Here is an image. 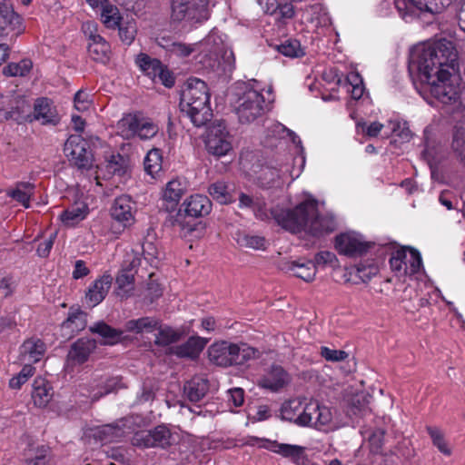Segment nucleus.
Instances as JSON below:
<instances>
[{"instance_id":"f257e3e1","label":"nucleus","mask_w":465,"mask_h":465,"mask_svg":"<svg viewBox=\"0 0 465 465\" xmlns=\"http://www.w3.org/2000/svg\"><path fill=\"white\" fill-rule=\"evenodd\" d=\"M271 214L282 228L292 233L304 232L320 237L332 232L336 223L331 215H322L316 200H306L294 209H273Z\"/></svg>"},{"instance_id":"f03ea898","label":"nucleus","mask_w":465,"mask_h":465,"mask_svg":"<svg viewBox=\"0 0 465 465\" xmlns=\"http://www.w3.org/2000/svg\"><path fill=\"white\" fill-rule=\"evenodd\" d=\"M458 54L451 41L440 39L430 45L417 46L411 54L410 68H416L421 82L430 81L437 70L454 69Z\"/></svg>"},{"instance_id":"7ed1b4c3","label":"nucleus","mask_w":465,"mask_h":465,"mask_svg":"<svg viewBox=\"0 0 465 465\" xmlns=\"http://www.w3.org/2000/svg\"><path fill=\"white\" fill-rule=\"evenodd\" d=\"M180 109L196 127L205 125L213 118L210 94L204 81L188 79L181 94Z\"/></svg>"},{"instance_id":"20e7f679","label":"nucleus","mask_w":465,"mask_h":465,"mask_svg":"<svg viewBox=\"0 0 465 465\" xmlns=\"http://www.w3.org/2000/svg\"><path fill=\"white\" fill-rule=\"evenodd\" d=\"M204 49L198 55L201 68L207 73L228 74L234 68L233 52L228 48L216 33L209 34L203 42Z\"/></svg>"},{"instance_id":"39448f33","label":"nucleus","mask_w":465,"mask_h":465,"mask_svg":"<svg viewBox=\"0 0 465 465\" xmlns=\"http://www.w3.org/2000/svg\"><path fill=\"white\" fill-rule=\"evenodd\" d=\"M255 353L256 350L246 344L238 345L225 341L214 342L208 348L210 361L221 367L242 365L254 358Z\"/></svg>"},{"instance_id":"423d86ee","label":"nucleus","mask_w":465,"mask_h":465,"mask_svg":"<svg viewBox=\"0 0 465 465\" xmlns=\"http://www.w3.org/2000/svg\"><path fill=\"white\" fill-rule=\"evenodd\" d=\"M233 106L239 121L250 124L265 112V100L262 93L247 85L240 86L235 93Z\"/></svg>"},{"instance_id":"0eeeda50","label":"nucleus","mask_w":465,"mask_h":465,"mask_svg":"<svg viewBox=\"0 0 465 465\" xmlns=\"http://www.w3.org/2000/svg\"><path fill=\"white\" fill-rule=\"evenodd\" d=\"M172 19L202 23L210 16L209 0H172Z\"/></svg>"},{"instance_id":"6e6552de","label":"nucleus","mask_w":465,"mask_h":465,"mask_svg":"<svg viewBox=\"0 0 465 465\" xmlns=\"http://www.w3.org/2000/svg\"><path fill=\"white\" fill-rule=\"evenodd\" d=\"M252 440L259 443V448L276 453L295 465H305L308 461L306 448L303 446L257 437L252 438Z\"/></svg>"},{"instance_id":"1a4fd4ad","label":"nucleus","mask_w":465,"mask_h":465,"mask_svg":"<svg viewBox=\"0 0 465 465\" xmlns=\"http://www.w3.org/2000/svg\"><path fill=\"white\" fill-rule=\"evenodd\" d=\"M437 74L430 79L423 81L430 85V92L432 96L445 104H450L459 98L458 87L451 83V74L448 69L436 71Z\"/></svg>"},{"instance_id":"9d476101","label":"nucleus","mask_w":465,"mask_h":465,"mask_svg":"<svg viewBox=\"0 0 465 465\" xmlns=\"http://www.w3.org/2000/svg\"><path fill=\"white\" fill-rule=\"evenodd\" d=\"M31 105L27 100L18 95L0 94V121H15L18 124L30 116Z\"/></svg>"},{"instance_id":"9b49d317","label":"nucleus","mask_w":465,"mask_h":465,"mask_svg":"<svg viewBox=\"0 0 465 465\" xmlns=\"http://www.w3.org/2000/svg\"><path fill=\"white\" fill-rule=\"evenodd\" d=\"M64 152L68 160L78 169H90L93 165V154L88 143L79 134L70 135L64 143Z\"/></svg>"},{"instance_id":"f8f14e48","label":"nucleus","mask_w":465,"mask_h":465,"mask_svg":"<svg viewBox=\"0 0 465 465\" xmlns=\"http://www.w3.org/2000/svg\"><path fill=\"white\" fill-rule=\"evenodd\" d=\"M205 147L209 153L216 157L226 155L232 150L231 136L224 122L219 121L208 128Z\"/></svg>"},{"instance_id":"ddd939ff","label":"nucleus","mask_w":465,"mask_h":465,"mask_svg":"<svg viewBox=\"0 0 465 465\" xmlns=\"http://www.w3.org/2000/svg\"><path fill=\"white\" fill-rule=\"evenodd\" d=\"M394 4L404 17L418 16L421 12L440 14L451 4V0H394Z\"/></svg>"},{"instance_id":"4468645a","label":"nucleus","mask_w":465,"mask_h":465,"mask_svg":"<svg viewBox=\"0 0 465 465\" xmlns=\"http://www.w3.org/2000/svg\"><path fill=\"white\" fill-rule=\"evenodd\" d=\"M374 242L364 241L361 234L355 232L341 233L335 237V249L340 254L358 257L367 253Z\"/></svg>"},{"instance_id":"2eb2a0df","label":"nucleus","mask_w":465,"mask_h":465,"mask_svg":"<svg viewBox=\"0 0 465 465\" xmlns=\"http://www.w3.org/2000/svg\"><path fill=\"white\" fill-rule=\"evenodd\" d=\"M83 29L88 38L87 52L90 58L97 63L107 64L112 53L109 43L95 33L94 24L86 23L83 25Z\"/></svg>"},{"instance_id":"dca6fc26","label":"nucleus","mask_w":465,"mask_h":465,"mask_svg":"<svg viewBox=\"0 0 465 465\" xmlns=\"http://www.w3.org/2000/svg\"><path fill=\"white\" fill-rule=\"evenodd\" d=\"M172 432L165 425L135 433L133 444L143 448L166 449L172 445Z\"/></svg>"},{"instance_id":"f3484780","label":"nucleus","mask_w":465,"mask_h":465,"mask_svg":"<svg viewBox=\"0 0 465 465\" xmlns=\"http://www.w3.org/2000/svg\"><path fill=\"white\" fill-rule=\"evenodd\" d=\"M332 420L331 410L318 401H310L304 405L302 426H310L321 430Z\"/></svg>"},{"instance_id":"a211bd4d","label":"nucleus","mask_w":465,"mask_h":465,"mask_svg":"<svg viewBox=\"0 0 465 465\" xmlns=\"http://www.w3.org/2000/svg\"><path fill=\"white\" fill-rule=\"evenodd\" d=\"M97 341L89 337L77 339L70 346L67 361L73 365H81L89 360L90 355L96 350Z\"/></svg>"},{"instance_id":"6ab92c4d","label":"nucleus","mask_w":465,"mask_h":465,"mask_svg":"<svg viewBox=\"0 0 465 465\" xmlns=\"http://www.w3.org/2000/svg\"><path fill=\"white\" fill-rule=\"evenodd\" d=\"M291 382V376L281 365H272L258 380V385L271 391H279Z\"/></svg>"},{"instance_id":"aec40b11","label":"nucleus","mask_w":465,"mask_h":465,"mask_svg":"<svg viewBox=\"0 0 465 465\" xmlns=\"http://www.w3.org/2000/svg\"><path fill=\"white\" fill-rule=\"evenodd\" d=\"M22 18L5 0H0V38L7 36L11 32L20 31Z\"/></svg>"},{"instance_id":"412c9836","label":"nucleus","mask_w":465,"mask_h":465,"mask_svg":"<svg viewBox=\"0 0 465 465\" xmlns=\"http://www.w3.org/2000/svg\"><path fill=\"white\" fill-rule=\"evenodd\" d=\"M135 203L129 195H121L114 200L111 208L113 219L122 223L124 226L134 222V210Z\"/></svg>"},{"instance_id":"4be33fe9","label":"nucleus","mask_w":465,"mask_h":465,"mask_svg":"<svg viewBox=\"0 0 465 465\" xmlns=\"http://www.w3.org/2000/svg\"><path fill=\"white\" fill-rule=\"evenodd\" d=\"M113 278L110 274H104L96 279L85 293V301L89 307L94 308L104 301L108 293Z\"/></svg>"},{"instance_id":"5701e85b","label":"nucleus","mask_w":465,"mask_h":465,"mask_svg":"<svg viewBox=\"0 0 465 465\" xmlns=\"http://www.w3.org/2000/svg\"><path fill=\"white\" fill-rule=\"evenodd\" d=\"M34 118L42 124L56 125L60 116L53 102L45 97L38 98L34 105Z\"/></svg>"},{"instance_id":"b1692460","label":"nucleus","mask_w":465,"mask_h":465,"mask_svg":"<svg viewBox=\"0 0 465 465\" xmlns=\"http://www.w3.org/2000/svg\"><path fill=\"white\" fill-rule=\"evenodd\" d=\"M53 396L54 391L50 382L43 377H36L32 391L34 404L39 408H44L51 401Z\"/></svg>"},{"instance_id":"393cba45","label":"nucleus","mask_w":465,"mask_h":465,"mask_svg":"<svg viewBox=\"0 0 465 465\" xmlns=\"http://www.w3.org/2000/svg\"><path fill=\"white\" fill-rule=\"evenodd\" d=\"M140 263V260L138 258H134L130 264L124 268L121 272H119L115 282L118 289V295L122 298H127L131 295V292L134 289V276L131 272V268L135 267Z\"/></svg>"},{"instance_id":"a878e982","label":"nucleus","mask_w":465,"mask_h":465,"mask_svg":"<svg viewBox=\"0 0 465 465\" xmlns=\"http://www.w3.org/2000/svg\"><path fill=\"white\" fill-rule=\"evenodd\" d=\"M46 351L45 343L38 338H30L20 347V356L23 361L31 362L39 361Z\"/></svg>"},{"instance_id":"bb28decb","label":"nucleus","mask_w":465,"mask_h":465,"mask_svg":"<svg viewBox=\"0 0 465 465\" xmlns=\"http://www.w3.org/2000/svg\"><path fill=\"white\" fill-rule=\"evenodd\" d=\"M239 207L251 209L255 217L260 220L269 218L267 204L262 197L241 193L239 194Z\"/></svg>"},{"instance_id":"cd10ccee","label":"nucleus","mask_w":465,"mask_h":465,"mask_svg":"<svg viewBox=\"0 0 465 465\" xmlns=\"http://www.w3.org/2000/svg\"><path fill=\"white\" fill-rule=\"evenodd\" d=\"M185 213L192 217H202L210 213L212 210V202L203 194H194L190 196L185 202Z\"/></svg>"},{"instance_id":"c85d7f7f","label":"nucleus","mask_w":465,"mask_h":465,"mask_svg":"<svg viewBox=\"0 0 465 465\" xmlns=\"http://www.w3.org/2000/svg\"><path fill=\"white\" fill-rule=\"evenodd\" d=\"M282 270L292 272V274L307 282H312L315 278L317 269L312 261H293L284 263Z\"/></svg>"},{"instance_id":"c756f323","label":"nucleus","mask_w":465,"mask_h":465,"mask_svg":"<svg viewBox=\"0 0 465 465\" xmlns=\"http://www.w3.org/2000/svg\"><path fill=\"white\" fill-rule=\"evenodd\" d=\"M304 405L299 399L289 400L281 407V416L283 420L302 426Z\"/></svg>"},{"instance_id":"7c9ffc66","label":"nucleus","mask_w":465,"mask_h":465,"mask_svg":"<svg viewBox=\"0 0 465 465\" xmlns=\"http://www.w3.org/2000/svg\"><path fill=\"white\" fill-rule=\"evenodd\" d=\"M184 393L192 402L201 401L209 391V382L203 377H193L184 384Z\"/></svg>"},{"instance_id":"2f4dec72","label":"nucleus","mask_w":465,"mask_h":465,"mask_svg":"<svg viewBox=\"0 0 465 465\" xmlns=\"http://www.w3.org/2000/svg\"><path fill=\"white\" fill-rule=\"evenodd\" d=\"M206 341L200 337H191L188 341L173 348V353L180 358L195 359L203 350Z\"/></svg>"},{"instance_id":"473e14b6","label":"nucleus","mask_w":465,"mask_h":465,"mask_svg":"<svg viewBox=\"0 0 465 465\" xmlns=\"http://www.w3.org/2000/svg\"><path fill=\"white\" fill-rule=\"evenodd\" d=\"M88 213V206L84 203H76L60 214L61 222L67 227H73L83 221Z\"/></svg>"},{"instance_id":"72a5a7b5","label":"nucleus","mask_w":465,"mask_h":465,"mask_svg":"<svg viewBox=\"0 0 465 465\" xmlns=\"http://www.w3.org/2000/svg\"><path fill=\"white\" fill-rule=\"evenodd\" d=\"M92 333L100 335L103 338L102 345H114L120 341L123 331L114 329L101 321L89 327Z\"/></svg>"},{"instance_id":"f704fd0d","label":"nucleus","mask_w":465,"mask_h":465,"mask_svg":"<svg viewBox=\"0 0 465 465\" xmlns=\"http://www.w3.org/2000/svg\"><path fill=\"white\" fill-rule=\"evenodd\" d=\"M143 118L136 114H129L124 115L117 123V130L122 137L124 139H130L136 136V133L139 131V125Z\"/></svg>"},{"instance_id":"c9c22d12","label":"nucleus","mask_w":465,"mask_h":465,"mask_svg":"<svg viewBox=\"0 0 465 465\" xmlns=\"http://www.w3.org/2000/svg\"><path fill=\"white\" fill-rule=\"evenodd\" d=\"M87 324V313L79 308H70L67 319L63 322L62 327L69 329L72 333H78L85 329Z\"/></svg>"},{"instance_id":"e433bc0d","label":"nucleus","mask_w":465,"mask_h":465,"mask_svg":"<svg viewBox=\"0 0 465 465\" xmlns=\"http://www.w3.org/2000/svg\"><path fill=\"white\" fill-rule=\"evenodd\" d=\"M35 185L29 182H19L7 195L20 203L25 208L30 207V199L34 194Z\"/></svg>"},{"instance_id":"4c0bfd02","label":"nucleus","mask_w":465,"mask_h":465,"mask_svg":"<svg viewBox=\"0 0 465 465\" xmlns=\"http://www.w3.org/2000/svg\"><path fill=\"white\" fill-rule=\"evenodd\" d=\"M160 321L154 317H142L125 323L126 331L135 333L153 332L159 328Z\"/></svg>"},{"instance_id":"58836bf2","label":"nucleus","mask_w":465,"mask_h":465,"mask_svg":"<svg viewBox=\"0 0 465 465\" xmlns=\"http://www.w3.org/2000/svg\"><path fill=\"white\" fill-rule=\"evenodd\" d=\"M136 64L153 81H156L157 73L163 65L160 60L142 53L137 56Z\"/></svg>"},{"instance_id":"ea45409f","label":"nucleus","mask_w":465,"mask_h":465,"mask_svg":"<svg viewBox=\"0 0 465 465\" xmlns=\"http://www.w3.org/2000/svg\"><path fill=\"white\" fill-rule=\"evenodd\" d=\"M370 397L364 393H357L353 395L348 403V414L354 416H364L369 412Z\"/></svg>"},{"instance_id":"a19ab883","label":"nucleus","mask_w":465,"mask_h":465,"mask_svg":"<svg viewBox=\"0 0 465 465\" xmlns=\"http://www.w3.org/2000/svg\"><path fill=\"white\" fill-rule=\"evenodd\" d=\"M185 192L184 184L178 179H173L167 183L163 193L164 201L177 204Z\"/></svg>"},{"instance_id":"79ce46f5","label":"nucleus","mask_w":465,"mask_h":465,"mask_svg":"<svg viewBox=\"0 0 465 465\" xmlns=\"http://www.w3.org/2000/svg\"><path fill=\"white\" fill-rule=\"evenodd\" d=\"M209 194L213 200L222 204H228L234 202L232 195L228 190V186L224 182H216L212 183L208 189Z\"/></svg>"},{"instance_id":"37998d69","label":"nucleus","mask_w":465,"mask_h":465,"mask_svg":"<svg viewBox=\"0 0 465 465\" xmlns=\"http://www.w3.org/2000/svg\"><path fill=\"white\" fill-rule=\"evenodd\" d=\"M276 50L284 56L296 58L304 55L301 43L296 39H286L275 45Z\"/></svg>"},{"instance_id":"c03bdc74","label":"nucleus","mask_w":465,"mask_h":465,"mask_svg":"<svg viewBox=\"0 0 465 465\" xmlns=\"http://www.w3.org/2000/svg\"><path fill=\"white\" fill-rule=\"evenodd\" d=\"M120 383V379L118 377H111L107 378L104 381H101L96 384L97 390H92L90 392V396L92 401H98L103 396L113 392L116 390L117 386Z\"/></svg>"},{"instance_id":"a18cd8bd","label":"nucleus","mask_w":465,"mask_h":465,"mask_svg":"<svg viewBox=\"0 0 465 465\" xmlns=\"http://www.w3.org/2000/svg\"><path fill=\"white\" fill-rule=\"evenodd\" d=\"M102 5L101 18L107 28H115L119 25L122 19L119 10L116 6L104 3Z\"/></svg>"},{"instance_id":"49530a36","label":"nucleus","mask_w":465,"mask_h":465,"mask_svg":"<svg viewBox=\"0 0 465 465\" xmlns=\"http://www.w3.org/2000/svg\"><path fill=\"white\" fill-rule=\"evenodd\" d=\"M407 249H398L392 252L390 258L391 270L400 276L407 275Z\"/></svg>"},{"instance_id":"de8ad7c7","label":"nucleus","mask_w":465,"mask_h":465,"mask_svg":"<svg viewBox=\"0 0 465 465\" xmlns=\"http://www.w3.org/2000/svg\"><path fill=\"white\" fill-rule=\"evenodd\" d=\"M162 153L159 149L150 150L144 159V170L147 173L153 176L162 170Z\"/></svg>"},{"instance_id":"09e8293b","label":"nucleus","mask_w":465,"mask_h":465,"mask_svg":"<svg viewBox=\"0 0 465 465\" xmlns=\"http://www.w3.org/2000/svg\"><path fill=\"white\" fill-rule=\"evenodd\" d=\"M33 63L30 59H22L18 63H10L3 69L6 76H25L31 71Z\"/></svg>"},{"instance_id":"8fccbe9b","label":"nucleus","mask_w":465,"mask_h":465,"mask_svg":"<svg viewBox=\"0 0 465 465\" xmlns=\"http://www.w3.org/2000/svg\"><path fill=\"white\" fill-rule=\"evenodd\" d=\"M281 178V171L271 166H262L258 175V181L262 187H271Z\"/></svg>"},{"instance_id":"3c124183","label":"nucleus","mask_w":465,"mask_h":465,"mask_svg":"<svg viewBox=\"0 0 465 465\" xmlns=\"http://www.w3.org/2000/svg\"><path fill=\"white\" fill-rule=\"evenodd\" d=\"M157 330L159 331L156 335L155 342L158 345L166 346L180 340L181 334L171 327L165 326L162 328L159 323Z\"/></svg>"},{"instance_id":"603ef678","label":"nucleus","mask_w":465,"mask_h":465,"mask_svg":"<svg viewBox=\"0 0 465 465\" xmlns=\"http://www.w3.org/2000/svg\"><path fill=\"white\" fill-rule=\"evenodd\" d=\"M427 431L431 438L433 445L444 455L450 456L451 449L449 448L441 430L436 427H427Z\"/></svg>"},{"instance_id":"864d4df0","label":"nucleus","mask_w":465,"mask_h":465,"mask_svg":"<svg viewBox=\"0 0 465 465\" xmlns=\"http://www.w3.org/2000/svg\"><path fill=\"white\" fill-rule=\"evenodd\" d=\"M404 249H407V275H413L420 271L422 265L420 253L411 247H405Z\"/></svg>"},{"instance_id":"5fc2aeb1","label":"nucleus","mask_w":465,"mask_h":465,"mask_svg":"<svg viewBox=\"0 0 465 465\" xmlns=\"http://www.w3.org/2000/svg\"><path fill=\"white\" fill-rule=\"evenodd\" d=\"M237 242L241 246L254 250H264L266 243L264 237L250 234H242L239 236Z\"/></svg>"},{"instance_id":"6e6d98bb","label":"nucleus","mask_w":465,"mask_h":465,"mask_svg":"<svg viewBox=\"0 0 465 465\" xmlns=\"http://www.w3.org/2000/svg\"><path fill=\"white\" fill-rule=\"evenodd\" d=\"M451 147L453 151L460 158L461 162L465 161V129L457 128L453 134Z\"/></svg>"},{"instance_id":"4d7b16f0","label":"nucleus","mask_w":465,"mask_h":465,"mask_svg":"<svg viewBox=\"0 0 465 465\" xmlns=\"http://www.w3.org/2000/svg\"><path fill=\"white\" fill-rule=\"evenodd\" d=\"M35 371V368L33 367L31 364H25L20 372L13 377L9 381V386L12 389H20L21 386L27 381V380L33 376L34 372Z\"/></svg>"},{"instance_id":"13d9d810","label":"nucleus","mask_w":465,"mask_h":465,"mask_svg":"<svg viewBox=\"0 0 465 465\" xmlns=\"http://www.w3.org/2000/svg\"><path fill=\"white\" fill-rule=\"evenodd\" d=\"M106 168L110 173L123 176L126 173V161L121 154L112 155Z\"/></svg>"},{"instance_id":"bf43d9fd","label":"nucleus","mask_w":465,"mask_h":465,"mask_svg":"<svg viewBox=\"0 0 465 465\" xmlns=\"http://www.w3.org/2000/svg\"><path fill=\"white\" fill-rule=\"evenodd\" d=\"M136 135L142 140L153 138L158 133V126L153 122L143 118Z\"/></svg>"},{"instance_id":"052dcab7","label":"nucleus","mask_w":465,"mask_h":465,"mask_svg":"<svg viewBox=\"0 0 465 465\" xmlns=\"http://www.w3.org/2000/svg\"><path fill=\"white\" fill-rule=\"evenodd\" d=\"M321 356L328 361L339 362L347 359L349 354L342 350H333L323 346L321 348Z\"/></svg>"},{"instance_id":"680f3d73","label":"nucleus","mask_w":465,"mask_h":465,"mask_svg":"<svg viewBox=\"0 0 465 465\" xmlns=\"http://www.w3.org/2000/svg\"><path fill=\"white\" fill-rule=\"evenodd\" d=\"M385 432L383 430H375L369 437L370 449L372 453H380L384 442Z\"/></svg>"},{"instance_id":"e2e57ef3","label":"nucleus","mask_w":465,"mask_h":465,"mask_svg":"<svg viewBox=\"0 0 465 465\" xmlns=\"http://www.w3.org/2000/svg\"><path fill=\"white\" fill-rule=\"evenodd\" d=\"M50 450L48 447L41 446L36 450L33 458L26 460L27 465H46L49 462Z\"/></svg>"},{"instance_id":"0e129e2a","label":"nucleus","mask_w":465,"mask_h":465,"mask_svg":"<svg viewBox=\"0 0 465 465\" xmlns=\"http://www.w3.org/2000/svg\"><path fill=\"white\" fill-rule=\"evenodd\" d=\"M163 295V290L159 283L155 282H151L148 283L145 294L144 301L148 304H152L154 301L160 298Z\"/></svg>"},{"instance_id":"69168bd1","label":"nucleus","mask_w":465,"mask_h":465,"mask_svg":"<svg viewBox=\"0 0 465 465\" xmlns=\"http://www.w3.org/2000/svg\"><path fill=\"white\" fill-rule=\"evenodd\" d=\"M338 262V260L336 258V255L331 252H328V251H324V252H318L315 257H314V262L313 263L315 264V266L317 265H322V266H325V265H331V266H335L336 263Z\"/></svg>"},{"instance_id":"338daca9","label":"nucleus","mask_w":465,"mask_h":465,"mask_svg":"<svg viewBox=\"0 0 465 465\" xmlns=\"http://www.w3.org/2000/svg\"><path fill=\"white\" fill-rule=\"evenodd\" d=\"M195 48L193 45H186L183 43H173L171 45V53L178 57H188L194 52Z\"/></svg>"},{"instance_id":"774afa93","label":"nucleus","mask_w":465,"mask_h":465,"mask_svg":"<svg viewBox=\"0 0 465 465\" xmlns=\"http://www.w3.org/2000/svg\"><path fill=\"white\" fill-rule=\"evenodd\" d=\"M117 27L121 40L126 45H130L134 39L136 32L135 26L133 24H127L125 25L119 24Z\"/></svg>"}]
</instances>
